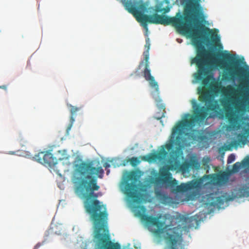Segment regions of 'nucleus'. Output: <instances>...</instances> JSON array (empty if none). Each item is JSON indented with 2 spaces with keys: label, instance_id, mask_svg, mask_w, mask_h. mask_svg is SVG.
<instances>
[{
  "label": "nucleus",
  "instance_id": "nucleus-1",
  "mask_svg": "<svg viewBox=\"0 0 249 249\" xmlns=\"http://www.w3.org/2000/svg\"><path fill=\"white\" fill-rule=\"evenodd\" d=\"M104 173L101 166H94L93 161H82L74 165L72 180L76 186L77 192L85 198V208L90 215L94 228V237L100 249H121L118 243L110 240L106 206L96 199L98 195L94 193L99 189L96 177L102 178Z\"/></svg>",
  "mask_w": 249,
  "mask_h": 249
},
{
  "label": "nucleus",
  "instance_id": "nucleus-2",
  "mask_svg": "<svg viewBox=\"0 0 249 249\" xmlns=\"http://www.w3.org/2000/svg\"><path fill=\"white\" fill-rule=\"evenodd\" d=\"M219 55L223 59L217 60L216 64L226 71L222 75V80L233 81L238 78L240 84L235 88L231 85L224 87L220 82L212 81L208 88H198L199 100L206 105L211 101V93L216 94L220 92L224 97L225 103L233 107L222 109H249L246 107L249 105V72L241 66L242 61L235 58L233 55L229 53H221Z\"/></svg>",
  "mask_w": 249,
  "mask_h": 249
},
{
  "label": "nucleus",
  "instance_id": "nucleus-3",
  "mask_svg": "<svg viewBox=\"0 0 249 249\" xmlns=\"http://www.w3.org/2000/svg\"><path fill=\"white\" fill-rule=\"evenodd\" d=\"M170 21L168 23H173V26L178 31L189 35L192 44L196 50V57L193 58L191 61L192 64H195L197 68V72L195 74V78L197 81H201L203 87L208 86L213 77L208 75L209 71L207 58L208 52L203 45V41H208V36H210L212 41L216 44V46L219 49H221L223 46L219 42V37L217 34H214L212 30L202 24L197 25L196 28H194L193 25L196 21L180 24L178 19L174 18Z\"/></svg>",
  "mask_w": 249,
  "mask_h": 249
},
{
  "label": "nucleus",
  "instance_id": "nucleus-4",
  "mask_svg": "<svg viewBox=\"0 0 249 249\" xmlns=\"http://www.w3.org/2000/svg\"><path fill=\"white\" fill-rule=\"evenodd\" d=\"M193 114H185L182 119L179 121L173 128L171 137L174 138L175 135L180 136L191 130L196 124L202 123L205 120L211 117L209 116L208 111H214L219 119H225L229 124L227 130L242 129V133L237 136L239 142L245 144L249 137V122L238 113L249 112V110H193Z\"/></svg>",
  "mask_w": 249,
  "mask_h": 249
},
{
  "label": "nucleus",
  "instance_id": "nucleus-5",
  "mask_svg": "<svg viewBox=\"0 0 249 249\" xmlns=\"http://www.w3.org/2000/svg\"><path fill=\"white\" fill-rule=\"evenodd\" d=\"M200 0H187L184 5L183 15L178 13L175 17H170L165 15H159L157 13L152 15H147L143 13L147 12V5L141 0H122L128 12L133 15L136 20L147 30V23L172 25L168 23L170 20L176 18L179 20L180 24L191 21H196V17L201 8Z\"/></svg>",
  "mask_w": 249,
  "mask_h": 249
},
{
  "label": "nucleus",
  "instance_id": "nucleus-6",
  "mask_svg": "<svg viewBox=\"0 0 249 249\" xmlns=\"http://www.w3.org/2000/svg\"><path fill=\"white\" fill-rule=\"evenodd\" d=\"M174 144L177 147L175 150L170 152L168 164L160 169L159 177H151L149 178L148 181L150 184L156 185L165 184L168 187H173L178 184V182L176 179L173 178L170 171L178 170L183 174H188L190 172L191 168L188 162L180 163L183 154L182 149L184 146H189L190 142L183 137L177 136Z\"/></svg>",
  "mask_w": 249,
  "mask_h": 249
},
{
  "label": "nucleus",
  "instance_id": "nucleus-7",
  "mask_svg": "<svg viewBox=\"0 0 249 249\" xmlns=\"http://www.w3.org/2000/svg\"><path fill=\"white\" fill-rule=\"evenodd\" d=\"M146 208L143 206L134 207V211L137 215L141 217L142 219L146 224L156 226L157 229L155 232L158 234L163 233L165 231V239L171 245V249H176L174 247L178 241L181 238L183 227L178 225L173 228H169V226L165 225V222L159 220L160 216L158 217L145 214Z\"/></svg>",
  "mask_w": 249,
  "mask_h": 249
},
{
  "label": "nucleus",
  "instance_id": "nucleus-8",
  "mask_svg": "<svg viewBox=\"0 0 249 249\" xmlns=\"http://www.w3.org/2000/svg\"><path fill=\"white\" fill-rule=\"evenodd\" d=\"M150 43L149 41V38H147L146 39V42L144 45L146 50L143 53L144 56V59L142 60L139 64L137 70V71H138L141 68L144 66V70L143 71V76L145 79L149 82L150 87L155 89V91L159 94V89L158 83L155 81L154 77L152 76L151 74V70L149 67V50L150 49Z\"/></svg>",
  "mask_w": 249,
  "mask_h": 249
},
{
  "label": "nucleus",
  "instance_id": "nucleus-9",
  "mask_svg": "<svg viewBox=\"0 0 249 249\" xmlns=\"http://www.w3.org/2000/svg\"><path fill=\"white\" fill-rule=\"evenodd\" d=\"M35 160L53 169L57 174H59L57 165V160L49 151H42L38 153L33 157Z\"/></svg>",
  "mask_w": 249,
  "mask_h": 249
},
{
  "label": "nucleus",
  "instance_id": "nucleus-10",
  "mask_svg": "<svg viewBox=\"0 0 249 249\" xmlns=\"http://www.w3.org/2000/svg\"><path fill=\"white\" fill-rule=\"evenodd\" d=\"M124 193L134 203L140 204L143 199L144 194L140 192L138 186L134 182L125 184Z\"/></svg>",
  "mask_w": 249,
  "mask_h": 249
},
{
  "label": "nucleus",
  "instance_id": "nucleus-11",
  "mask_svg": "<svg viewBox=\"0 0 249 249\" xmlns=\"http://www.w3.org/2000/svg\"><path fill=\"white\" fill-rule=\"evenodd\" d=\"M172 144H168L166 146H163L159 152L148 154L142 157V159L144 161L148 162L162 160H164L168 155V151L165 150V147L169 151L172 149Z\"/></svg>",
  "mask_w": 249,
  "mask_h": 249
},
{
  "label": "nucleus",
  "instance_id": "nucleus-12",
  "mask_svg": "<svg viewBox=\"0 0 249 249\" xmlns=\"http://www.w3.org/2000/svg\"><path fill=\"white\" fill-rule=\"evenodd\" d=\"M201 185V181L199 180H193L191 181L187 182V183H182L179 185L177 184L173 187H170L172 192L178 193H185L193 189H198L200 188Z\"/></svg>",
  "mask_w": 249,
  "mask_h": 249
},
{
  "label": "nucleus",
  "instance_id": "nucleus-13",
  "mask_svg": "<svg viewBox=\"0 0 249 249\" xmlns=\"http://www.w3.org/2000/svg\"><path fill=\"white\" fill-rule=\"evenodd\" d=\"M185 135L193 141L202 142L207 140V137L202 132L196 129H193L190 132H186Z\"/></svg>",
  "mask_w": 249,
  "mask_h": 249
},
{
  "label": "nucleus",
  "instance_id": "nucleus-14",
  "mask_svg": "<svg viewBox=\"0 0 249 249\" xmlns=\"http://www.w3.org/2000/svg\"><path fill=\"white\" fill-rule=\"evenodd\" d=\"M213 194H211L209 195L208 199L212 198V201L210 202V205L212 206L220 208L224 203L225 197L224 196H220L213 197Z\"/></svg>",
  "mask_w": 249,
  "mask_h": 249
},
{
  "label": "nucleus",
  "instance_id": "nucleus-15",
  "mask_svg": "<svg viewBox=\"0 0 249 249\" xmlns=\"http://www.w3.org/2000/svg\"><path fill=\"white\" fill-rule=\"evenodd\" d=\"M229 176L227 173H223L217 175L215 178V180L218 184L226 183L228 181Z\"/></svg>",
  "mask_w": 249,
  "mask_h": 249
},
{
  "label": "nucleus",
  "instance_id": "nucleus-16",
  "mask_svg": "<svg viewBox=\"0 0 249 249\" xmlns=\"http://www.w3.org/2000/svg\"><path fill=\"white\" fill-rule=\"evenodd\" d=\"M191 103L192 106V109H220L219 107H210L201 106L196 99L191 100Z\"/></svg>",
  "mask_w": 249,
  "mask_h": 249
},
{
  "label": "nucleus",
  "instance_id": "nucleus-17",
  "mask_svg": "<svg viewBox=\"0 0 249 249\" xmlns=\"http://www.w3.org/2000/svg\"><path fill=\"white\" fill-rule=\"evenodd\" d=\"M246 164H249V158L246 161H242V162H237L234 163L232 166V171L234 173L237 172L242 167Z\"/></svg>",
  "mask_w": 249,
  "mask_h": 249
},
{
  "label": "nucleus",
  "instance_id": "nucleus-18",
  "mask_svg": "<svg viewBox=\"0 0 249 249\" xmlns=\"http://www.w3.org/2000/svg\"><path fill=\"white\" fill-rule=\"evenodd\" d=\"M188 162L190 165L191 168L196 170H198L200 168V165L197 160L196 159H191Z\"/></svg>",
  "mask_w": 249,
  "mask_h": 249
},
{
  "label": "nucleus",
  "instance_id": "nucleus-19",
  "mask_svg": "<svg viewBox=\"0 0 249 249\" xmlns=\"http://www.w3.org/2000/svg\"><path fill=\"white\" fill-rule=\"evenodd\" d=\"M170 11V8L168 6L166 7L165 8H161L160 6H156L155 9V11L156 13H162L163 14H166L168 13Z\"/></svg>",
  "mask_w": 249,
  "mask_h": 249
},
{
  "label": "nucleus",
  "instance_id": "nucleus-20",
  "mask_svg": "<svg viewBox=\"0 0 249 249\" xmlns=\"http://www.w3.org/2000/svg\"><path fill=\"white\" fill-rule=\"evenodd\" d=\"M58 153L62 156L61 157H58V160H60L65 159L67 160L70 157L69 155H68L67 151L65 150H59Z\"/></svg>",
  "mask_w": 249,
  "mask_h": 249
},
{
  "label": "nucleus",
  "instance_id": "nucleus-21",
  "mask_svg": "<svg viewBox=\"0 0 249 249\" xmlns=\"http://www.w3.org/2000/svg\"><path fill=\"white\" fill-rule=\"evenodd\" d=\"M130 164L133 166H136L140 163V160L137 157H132L129 160Z\"/></svg>",
  "mask_w": 249,
  "mask_h": 249
},
{
  "label": "nucleus",
  "instance_id": "nucleus-22",
  "mask_svg": "<svg viewBox=\"0 0 249 249\" xmlns=\"http://www.w3.org/2000/svg\"><path fill=\"white\" fill-rule=\"evenodd\" d=\"M156 105L159 109H165V105L160 99H159L157 100Z\"/></svg>",
  "mask_w": 249,
  "mask_h": 249
},
{
  "label": "nucleus",
  "instance_id": "nucleus-23",
  "mask_svg": "<svg viewBox=\"0 0 249 249\" xmlns=\"http://www.w3.org/2000/svg\"><path fill=\"white\" fill-rule=\"evenodd\" d=\"M77 110H71V120H70V124H69V126L67 128V131H68L69 130H70L71 128V127L72 126V124L73 123V122H74V119L73 117V115H74V114L76 112V111Z\"/></svg>",
  "mask_w": 249,
  "mask_h": 249
},
{
  "label": "nucleus",
  "instance_id": "nucleus-24",
  "mask_svg": "<svg viewBox=\"0 0 249 249\" xmlns=\"http://www.w3.org/2000/svg\"><path fill=\"white\" fill-rule=\"evenodd\" d=\"M161 198L164 204L170 203V200L171 199V197L166 195H162Z\"/></svg>",
  "mask_w": 249,
  "mask_h": 249
},
{
  "label": "nucleus",
  "instance_id": "nucleus-25",
  "mask_svg": "<svg viewBox=\"0 0 249 249\" xmlns=\"http://www.w3.org/2000/svg\"><path fill=\"white\" fill-rule=\"evenodd\" d=\"M235 159V156L233 154L230 155L228 158L227 162L228 163H231Z\"/></svg>",
  "mask_w": 249,
  "mask_h": 249
},
{
  "label": "nucleus",
  "instance_id": "nucleus-26",
  "mask_svg": "<svg viewBox=\"0 0 249 249\" xmlns=\"http://www.w3.org/2000/svg\"><path fill=\"white\" fill-rule=\"evenodd\" d=\"M228 151L230 150V147L229 145H226L219 148V152H220L221 150Z\"/></svg>",
  "mask_w": 249,
  "mask_h": 249
},
{
  "label": "nucleus",
  "instance_id": "nucleus-27",
  "mask_svg": "<svg viewBox=\"0 0 249 249\" xmlns=\"http://www.w3.org/2000/svg\"><path fill=\"white\" fill-rule=\"evenodd\" d=\"M128 178L129 179H136V174L135 173L133 172L131 173L129 176H128Z\"/></svg>",
  "mask_w": 249,
  "mask_h": 249
},
{
  "label": "nucleus",
  "instance_id": "nucleus-28",
  "mask_svg": "<svg viewBox=\"0 0 249 249\" xmlns=\"http://www.w3.org/2000/svg\"><path fill=\"white\" fill-rule=\"evenodd\" d=\"M42 243H38L35 247L34 249H37L42 245Z\"/></svg>",
  "mask_w": 249,
  "mask_h": 249
},
{
  "label": "nucleus",
  "instance_id": "nucleus-29",
  "mask_svg": "<svg viewBox=\"0 0 249 249\" xmlns=\"http://www.w3.org/2000/svg\"><path fill=\"white\" fill-rule=\"evenodd\" d=\"M0 88H2L3 89H6V86H0Z\"/></svg>",
  "mask_w": 249,
  "mask_h": 249
},
{
  "label": "nucleus",
  "instance_id": "nucleus-30",
  "mask_svg": "<svg viewBox=\"0 0 249 249\" xmlns=\"http://www.w3.org/2000/svg\"><path fill=\"white\" fill-rule=\"evenodd\" d=\"M71 107V109H78L77 107Z\"/></svg>",
  "mask_w": 249,
  "mask_h": 249
},
{
  "label": "nucleus",
  "instance_id": "nucleus-31",
  "mask_svg": "<svg viewBox=\"0 0 249 249\" xmlns=\"http://www.w3.org/2000/svg\"><path fill=\"white\" fill-rule=\"evenodd\" d=\"M108 166H109V165H107V164H106V166H105V167H108Z\"/></svg>",
  "mask_w": 249,
  "mask_h": 249
},
{
  "label": "nucleus",
  "instance_id": "nucleus-32",
  "mask_svg": "<svg viewBox=\"0 0 249 249\" xmlns=\"http://www.w3.org/2000/svg\"><path fill=\"white\" fill-rule=\"evenodd\" d=\"M10 153H11V154H13L14 153V152H11Z\"/></svg>",
  "mask_w": 249,
  "mask_h": 249
},
{
  "label": "nucleus",
  "instance_id": "nucleus-33",
  "mask_svg": "<svg viewBox=\"0 0 249 249\" xmlns=\"http://www.w3.org/2000/svg\"><path fill=\"white\" fill-rule=\"evenodd\" d=\"M178 42H180V40H178V39H177Z\"/></svg>",
  "mask_w": 249,
  "mask_h": 249
},
{
  "label": "nucleus",
  "instance_id": "nucleus-34",
  "mask_svg": "<svg viewBox=\"0 0 249 249\" xmlns=\"http://www.w3.org/2000/svg\"><path fill=\"white\" fill-rule=\"evenodd\" d=\"M178 42H180V40H178V39H177Z\"/></svg>",
  "mask_w": 249,
  "mask_h": 249
},
{
  "label": "nucleus",
  "instance_id": "nucleus-35",
  "mask_svg": "<svg viewBox=\"0 0 249 249\" xmlns=\"http://www.w3.org/2000/svg\"><path fill=\"white\" fill-rule=\"evenodd\" d=\"M178 42H180V40H178V39H177Z\"/></svg>",
  "mask_w": 249,
  "mask_h": 249
}]
</instances>
